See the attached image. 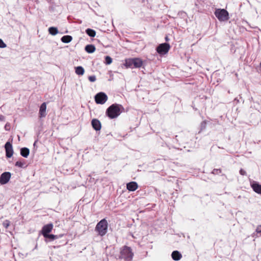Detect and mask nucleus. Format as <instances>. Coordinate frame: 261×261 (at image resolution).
Returning <instances> with one entry per match:
<instances>
[{"label":"nucleus","instance_id":"obj_30","mask_svg":"<svg viewBox=\"0 0 261 261\" xmlns=\"http://www.w3.org/2000/svg\"><path fill=\"white\" fill-rule=\"evenodd\" d=\"M240 173L242 175H246V172L245 170H244L243 169H241L240 170Z\"/></svg>","mask_w":261,"mask_h":261},{"label":"nucleus","instance_id":"obj_2","mask_svg":"<svg viewBox=\"0 0 261 261\" xmlns=\"http://www.w3.org/2000/svg\"><path fill=\"white\" fill-rule=\"evenodd\" d=\"M134 256V253L130 247L127 246H123L120 252L119 259H123L125 261H131Z\"/></svg>","mask_w":261,"mask_h":261},{"label":"nucleus","instance_id":"obj_28","mask_svg":"<svg viewBox=\"0 0 261 261\" xmlns=\"http://www.w3.org/2000/svg\"><path fill=\"white\" fill-rule=\"evenodd\" d=\"M6 47V44L3 42V41L0 39V48H5Z\"/></svg>","mask_w":261,"mask_h":261},{"label":"nucleus","instance_id":"obj_20","mask_svg":"<svg viewBox=\"0 0 261 261\" xmlns=\"http://www.w3.org/2000/svg\"><path fill=\"white\" fill-rule=\"evenodd\" d=\"M48 32L50 34L52 35H55L58 34V30L57 28L56 27H50L48 29Z\"/></svg>","mask_w":261,"mask_h":261},{"label":"nucleus","instance_id":"obj_32","mask_svg":"<svg viewBox=\"0 0 261 261\" xmlns=\"http://www.w3.org/2000/svg\"><path fill=\"white\" fill-rule=\"evenodd\" d=\"M165 39L166 41H168V40H169L167 37H166Z\"/></svg>","mask_w":261,"mask_h":261},{"label":"nucleus","instance_id":"obj_22","mask_svg":"<svg viewBox=\"0 0 261 261\" xmlns=\"http://www.w3.org/2000/svg\"><path fill=\"white\" fill-rule=\"evenodd\" d=\"M25 164L24 161H17L15 163V166L18 167L22 168Z\"/></svg>","mask_w":261,"mask_h":261},{"label":"nucleus","instance_id":"obj_19","mask_svg":"<svg viewBox=\"0 0 261 261\" xmlns=\"http://www.w3.org/2000/svg\"><path fill=\"white\" fill-rule=\"evenodd\" d=\"M86 33L88 35H89L90 37H95L96 35V32L94 30L91 29H87L86 30Z\"/></svg>","mask_w":261,"mask_h":261},{"label":"nucleus","instance_id":"obj_7","mask_svg":"<svg viewBox=\"0 0 261 261\" xmlns=\"http://www.w3.org/2000/svg\"><path fill=\"white\" fill-rule=\"evenodd\" d=\"M170 48L169 44L167 43H162L157 47L156 51L160 55H165L168 52Z\"/></svg>","mask_w":261,"mask_h":261},{"label":"nucleus","instance_id":"obj_23","mask_svg":"<svg viewBox=\"0 0 261 261\" xmlns=\"http://www.w3.org/2000/svg\"><path fill=\"white\" fill-rule=\"evenodd\" d=\"M106 64L109 65L112 62V59L110 56H106L105 57Z\"/></svg>","mask_w":261,"mask_h":261},{"label":"nucleus","instance_id":"obj_6","mask_svg":"<svg viewBox=\"0 0 261 261\" xmlns=\"http://www.w3.org/2000/svg\"><path fill=\"white\" fill-rule=\"evenodd\" d=\"M94 98L96 103L103 105L106 103L108 98L106 94L101 92L96 94Z\"/></svg>","mask_w":261,"mask_h":261},{"label":"nucleus","instance_id":"obj_24","mask_svg":"<svg viewBox=\"0 0 261 261\" xmlns=\"http://www.w3.org/2000/svg\"><path fill=\"white\" fill-rule=\"evenodd\" d=\"M3 225L5 228H7L10 225V221L9 220L5 221L3 222Z\"/></svg>","mask_w":261,"mask_h":261},{"label":"nucleus","instance_id":"obj_16","mask_svg":"<svg viewBox=\"0 0 261 261\" xmlns=\"http://www.w3.org/2000/svg\"><path fill=\"white\" fill-rule=\"evenodd\" d=\"M29 153L30 150L28 148L23 147L20 150V154L24 158H27L29 156Z\"/></svg>","mask_w":261,"mask_h":261},{"label":"nucleus","instance_id":"obj_31","mask_svg":"<svg viewBox=\"0 0 261 261\" xmlns=\"http://www.w3.org/2000/svg\"><path fill=\"white\" fill-rule=\"evenodd\" d=\"M61 41H62L63 43H65V36H63V37L61 38Z\"/></svg>","mask_w":261,"mask_h":261},{"label":"nucleus","instance_id":"obj_5","mask_svg":"<svg viewBox=\"0 0 261 261\" xmlns=\"http://www.w3.org/2000/svg\"><path fill=\"white\" fill-rule=\"evenodd\" d=\"M215 14L219 20L226 21L229 18L228 12L225 9H218L215 11Z\"/></svg>","mask_w":261,"mask_h":261},{"label":"nucleus","instance_id":"obj_15","mask_svg":"<svg viewBox=\"0 0 261 261\" xmlns=\"http://www.w3.org/2000/svg\"><path fill=\"white\" fill-rule=\"evenodd\" d=\"M171 256L172 259L176 261L180 260L182 257L181 254L178 251H173Z\"/></svg>","mask_w":261,"mask_h":261},{"label":"nucleus","instance_id":"obj_10","mask_svg":"<svg viewBox=\"0 0 261 261\" xmlns=\"http://www.w3.org/2000/svg\"><path fill=\"white\" fill-rule=\"evenodd\" d=\"M6 150V155L7 158H11L13 154V150L12 144L9 142H7L5 145Z\"/></svg>","mask_w":261,"mask_h":261},{"label":"nucleus","instance_id":"obj_3","mask_svg":"<svg viewBox=\"0 0 261 261\" xmlns=\"http://www.w3.org/2000/svg\"><path fill=\"white\" fill-rule=\"evenodd\" d=\"M108 222L105 219L100 220L96 225L95 230L98 232V234L103 236L107 232Z\"/></svg>","mask_w":261,"mask_h":261},{"label":"nucleus","instance_id":"obj_27","mask_svg":"<svg viewBox=\"0 0 261 261\" xmlns=\"http://www.w3.org/2000/svg\"><path fill=\"white\" fill-rule=\"evenodd\" d=\"M221 170L220 169H215L213 170V171H212V173L214 174H218L219 173H221Z\"/></svg>","mask_w":261,"mask_h":261},{"label":"nucleus","instance_id":"obj_11","mask_svg":"<svg viewBox=\"0 0 261 261\" xmlns=\"http://www.w3.org/2000/svg\"><path fill=\"white\" fill-rule=\"evenodd\" d=\"M250 185L255 193L261 195V185L255 181H252L250 182Z\"/></svg>","mask_w":261,"mask_h":261},{"label":"nucleus","instance_id":"obj_14","mask_svg":"<svg viewBox=\"0 0 261 261\" xmlns=\"http://www.w3.org/2000/svg\"><path fill=\"white\" fill-rule=\"evenodd\" d=\"M127 189L129 191H134L138 188V185L135 181L130 182L126 185Z\"/></svg>","mask_w":261,"mask_h":261},{"label":"nucleus","instance_id":"obj_4","mask_svg":"<svg viewBox=\"0 0 261 261\" xmlns=\"http://www.w3.org/2000/svg\"><path fill=\"white\" fill-rule=\"evenodd\" d=\"M143 64L142 60L140 58H130L125 60V66L127 68H140Z\"/></svg>","mask_w":261,"mask_h":261},{"label":"nucleus","instance_id":"obj_9","mask_svg":"<svg viewBox=\"0 0 261 261\" xmlns=\"http://www.w3.org/2000/svg\"><path fill=\"white\" fill-rule=\"evenodd\" d=\"M53 229V224L51 223L47 224L43 226L41 231V234L44 237L50 233Z\"/></svg>","mask_w":261,"mask_h":261},{"label":"nucleus","instance_id":"obj_18","mask_svg":"<svg viewBox=\"0 0 261 261\" xmlns=\"http://www.w3.org/2000/svg\"><path fill=\"white\" fill-rule=\"evenodd\" d=\"M85 72L84 68L82 66H77L75 67V73L79 75H82Z\"/></svg>","mask_w":261,"mask_h":261},{"label":"nucleus","instance_id":"obj_8","mask_svg":"<svg viewBox=\"0 0 261 261\" xmlns=\"http://www.w3.org/2000/svg\"><path fill=\"white\" fill-rule=\"evenodd\" d=\"M11 176V173L9 172L2 173L0 176V184L2 185L7 184L9 181Z\"/></svg>","mask_w":261,"mask_h":261},{"label":"nucleus","instance_id":"obj_25","mask_svg":"<svg viewBox=\"0 0 261 261\" xmlns=\"http://www.w3.org/2000/svg\"><path fill=\"white\" fill-rule=\"evenodd\" d=\"M88 79L91 82H94L96 80V76L95 75H91L89 76Z\"/></svg>","mask_w":261,"mask_h":261},{"label":"nucleus","instance_id":"obj_12","mask_svg":"<svg viewBox=\"0 0 261 261\" xmlns=\"http://www.w3.org/2000/svg\"><path fill=\"white\" fill-rule=\"evenodd\" d=\"M46 104L45 102H43L41 104L39 109V117L43 118L45 117L46 115Z\"/></svg>","mask_w":261,"mask_h":261},{"label":"nucleus","instance_id":"obj_29","mask_svg":"<svg viewBox=\"0 0 261 261\" xmlns=\"http://www.w3.org/2000/svg\"><path fill=\"white\" fill-rule=\"evenodd\" d=\"M256 231L257 233H261V225H259L257 227V228L256 229Z\"/></svg>","mask_w":261,"mask_h":261},{"label":"nucleus","instance_id":"obj_13","mask_svg":"<svg viewBox=\"0 0 261 261\" xmlns=\"http://www.w3.org/2000/svg\"><path fill=\"white\" fill-rule=\"evenodd\" d=\"M93 128L96 131L100 130L101 128V123L97 119H93L91 121Z\"/></svg>","mask_w":261,"mask_h":261},{"label":"nucleus","instance_id":"obj_21","mask_svg":"<svg viewBox=\"0 0 261 261\" xmlns=\"http://www.w3.org/2000/svg\"><path fill=\"white\" fill-rule=\"evenodd\" d=\"M44 238L46 239H48L50 241H53L57 239L58 237L56 235L48 234L47 235L45 236Z\"/></svg>","mask_w":261,"mask_h":261},{"label":"nucleus","instance_id":"obj_1","mask_svg":"<svg viewBox=\"0 0 261 261\" xmlns=\"http://www.w3.org/2000/svg\"><path fill=\"white\" fill-rule=\"evenodd\" d=\"M123 107L119 104L114 103L110 106L106 111V114L111 119H114L118 117Z\"/></svg>","mask_w":261,"mask_h":261},{"label":"nucleus","instance_id":"obj_26","mask_svg":"<svg viewBox=\"0 0 261 261\" xmlns=\"http://www.w3.org/2000/svg\"><path fill=\"white\" fill-rule=\"evenodd\" d=\"M72 37L71 36H69V35H66V43H68L69 42H70L71 40H72Z\"/></svg>","mask_w":261,"mask_h":261},{"label":"nucleus","instance_id":"obj_17","mask_svg":"<svg viewBox=\"0 0 261 261\" xmlns=\"http://www.w3.org/2000/svg\"><path fill=\"white\" fill-rule=\"evenodd\" d=\"M85 49L88 53L91 54L95 50V47L92 44H89L86 46Z\"/></svg>","mask_w":261,"mask_h":261}]
</instances>
